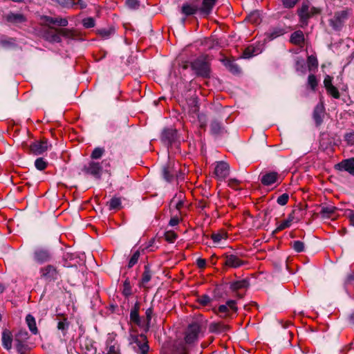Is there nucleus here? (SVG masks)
Returning a JSON list of instances; mask_svg holds the SVG:
<instances>
[{"instance_id":"nucleus-1","label":"nucleus","mask_w":354,"mask_h":354,"mask_svg":"<svg viewBox=\"0 0 354 354\" xmlns=\"http://www.w3.org/2000/svg\"><path fill=\"white\" fill-rule=\"evenodd\" d=\"M210 61L209 56L202 55L191 62L192 70L198 77L209 78L212 72Z\"/></svg>"},{"instance_id":"nucleus-2","label":"nucleus","mask_w":354,"mask_h":354,"mask_svg":"<svg viewBox=\"0 0 354 354\" xmlns=\"http://www.w3.org/2000/svg\"><path fill=\"white\" fill-rule=\"evenodd\" d=\"M321 12L322 10L319 8L310 6L308 2H303L301 7L297 10L301 27L307 26L308 20L311 17L319 15Z\"/></svg>"},{"instance_id":"nucleus-3","label":"nucleus","mask_w":354,"mask_h":354,"mask_svg":"<svg viewBox=\"0 0 354 354\" xmlns=\"http://www.w3.org/2000/svg\"><path fill=\"white\" fill-rule=\"evenodd\" d=\"M205 329L201 320H195L190 323L185 331V341L187 344H192L198 341L199 336Z\"/></svg>"},{"instance_id":"nucleus-4","label":"nucleus","mask_w":354,"mask_h":354,"mask_svg":"<svg viewBox=\"0 0 354 354\" xmlns=\"http://www.w3.org/2000/svg\"><path fill=\"white\" fill-rule=\"evenodd\" d=\"M129 343L133 349L139 354H147L149 351L147 337L145 335H131Z\"/></svg>"},{"instance_id":"nucleus-5","label":"nucleus","mask_w":354,"mask_h":354,"mask_svg":"<svg viewBox=\"0 0 354 354\" xmlns=\"http://www.w3.org/2000/svg\"><path fill=\"white\" fill-rule=\"evenodd\" d=\"M350 15V10L346 8L345 10L335 12L334 17L329 20L330 26L335 30H339L344 21L348 19Z\"/></svg>"},{"instance_id":"nucleus-6","label":"nucleus","mask_w":354,"mask_h":354,"mask_svg":"<svg viewBox=\"0 0 354 354\" xmlns=\"http://www.w3.org/2000/svg\"><path fill=\"white\" fill-rule=\"evenodd\" d=\"M82 171L85 174L91 175L96 179H100L102 176V167L100 162L91 160L84 165Z\"/></svg>"},{"instance_id":"nucleus-7","label":"nucleus","mask_w":354,"mask_h":354,"mask_svg":"<svg viewBox=\"0 0 354 354\" xmlns=\"http://www.w3.org/2000/svg\"><path fill=\"white\" fill-rule=\"evenodd\" d=\"M39 272L41 278L48 282L55 281L59 277V271L52 265H48L41 268Z\"/></svg>"},{"instance_id":"nucleus-8","label":"nucleus","mask_w":354,"mask_h":354,"mask_svg":"<svg viewBox=\"0 0 354 354\" xmlns=\"http://www.w3.org/2000/svg\"><path fill=\"white\" fill-rule=\"evenodd\" d=\"M162 141L167 145L179 143L177 131L174 129H165L161 136Z\"/></svg>"},{"instance_id":"nucleus-9","label":"nucleus","mask_w":354,"mask_h":354,"mask_svg":"<svg viewBox=\"0 0 354 354\" xmlns=\"http://www.w3.org/2000/svg\"><path fill=\"white\" fill-rule=\"evenodd\" d=\"M34 260L39 263L48 262L51 259V254L48 249L45 248H37L33 253Z\"/></svg>"},{"instance_id":"nucleus-10","label":"nucleus","mask_w":354,"mask_h":354,"mask_svg":"<svg viewBox=\"0 0 354 354\" xmlns=\"http://www.w3.org/2000/svg\"><path fill=\"white\" fill-rule=\"evenodd\" d=\"M223 257L225 258L224 265L229 268H237L245 263L244 261L235 254H225Z\"/></svg>"},{"instance_id":"nucleus-11","label":"nucleus","mask_w":354,"mask_h":354,"mask_svg":"<svg viewBox=\"0 0 354 354\" xmlns=\"http://www.w3.org/2000/svg\"><path fill=\"white\" fill-rule=\"evenodd\" d=\"M103 354H121L120 345L113 336L107 338Z\"/></svg>"},{"instance_id":"nucleus-12","label":"nucleus","mask_w":354,"mask_h":354,"mask_svg":"<svg viewBox=\"0 0 354 354\" xmlns=\"http://www.w3.org/2000/svg\"><path fill=\"white\" fill-rule=\"evenodd\" d=\"M279 179V174L277 171H269L262 175L261 183L264 186H270L277 183Z\"/></svg>"},{"instance_id":"nucleus-13","label":"nucleus","mask_w":354,"mask_h":354,"mask_svg":"<svg viewBox=\"0 0 354 354\" xmlns=\"http://www.w3.org/2000/svg\"><path fill=\"white\" fill-rule=\"evenodd\" d=\"M230 167L225 162H218L215 167L214 174L219 180L225 179L229 174Z\"/></svg>"},{"instance_id":"nucleus-14","label":"nucleus","mask_w":354,"mask_h":354,"mask_svg":"<svg viewBox=\"0 0 354 354\" xmlns=\"http://www.w3.org/2000/svg\"><path fill=\"white\" fill-rule=\"evenodd\" d=\"M335 169L348 171L350 174L354 176V158L342 161L335 166Z\"/></svg>"},{"instance_id":"nucleus-15","label":"nucleus","mask_w":354,"mask_h":354,"mask_svg":"<svg viewBox=\"0 0 354 354\" xmlns=\"http://www.w3.org/2000/svg\"><path fill=\"white\" fill-rule=\"evenodd\" d=\"M48 148V145L46 140L36 141L30 145L31 151L36 155L43 153Z\"/></svg>"},{"instance_id":"nucleus-16","label":"nucleus","mask_w":354,"mask_h":354,"mask_svg":"<svg viewBox=\"0 0 354 354\" xmlns=\"http://www.w3.org/2000/svg\"><path fill=\"white\" fill-rule=\"evenodd\" d=\"M140 304L136 302L134 306L131 309L130 320L138 326H144V324L139 315Z\"/></svg>"},{"instance_id":"nucleus-17","label":"nucleus","mask_w":354,"mask_h":354,"mask_svg":"<svg viewBox=\"0 0 354 354\" xmlns=\"http://www.w3.org/2000/svg\"><path fill=\"white\" fill-rule=\"evenodd\" d=\"M58 28L53 29V28H50L48 30H46L44 32L45 39L50 42H61L62 39L59 35Z\"/></svg>"},{"instance_id":"nucleus-18","label":"nucleus","mask_w":354,"mask_h":354,"mask_svg":"<svg viewBox=\"0 0 354 354\" xmlns=\"http://www.w3.org/2000/svg\"><path fill=\"white\" fill-rule=\"evenodd\" d=\"M42 19L48 25L54 24L62 27H65L68 25V20L66 18L44 16L42 17Z\"/></svg>"},{"instance_id":"nucleus-19","label":"nucleus","mask_w":354,"mask_h":354,"mask_svg":"<svg viewBox=\"0 0 354 354\" xmlns=\"http://www.w3.org/2000/svg\"><path fill=\"white\" fill-rule=\"evenodd\" d=\"M13 336L8 329L3 330L2 333V345L6 350L9 351L12 348Z\"/></svg>"},{"instance_id":"nucleus-20","label":"nucleus","mask_w":354,"mask_h":354,"mask_svg":"<svg viewBox=\"0 0 354 354\" xmlns=\"http://www.w3.org/2000/svg\"><path fill=\"white\" fill-rule=\"evenodd\" d=\"M8 22L17 24L26 21V17L21 13L10 12L6 16Z\"/></svg>"},{"instance_id":"nucleus-21","label":"nucleus","mask_w":354,"mask_h":354,"mask_svg":"<svg viewBox=\"0 0 354 354\" xmlns=\"http://www.w3.org/2000/svg\"><path fill=\"white\" fill-rule=\"evenodd\" d=\"M210 131L214 136H219L225 132V129L221 122L217 119H214L210 122Z\"/></svg>"},{"instance_id":"nucleus-22","label":"nucleus","mask_w":354,"mask_h":354,"mask_svg":"<svg viewBox=\"0 0 354 354\" xmlns=\"http://www.w3.org/2000/svg\"><path fill=\"white\" fill-rule=\"evenodd\" d=\"M217 0H203L199 11L204 15H208L212 10Z\"/></svg>"},{"instance_id":"nucleus-23","label":"nucleus","mask_w":354,"mask_h":354,"mask_svg":"<svg viewBox=\"0 0 354 354\" xmlns=\"http://www.w3.org/2000/svg\"><path fill=\"white\" fill-rule=\"evenodd\" d=\"M324 116V107L322 105L316 106L313 111V119L317 126H319L322 123Z\"/></svg>"},{"instance_id":"nucleus-24","label":"nucleus","mask_w":354,"mask_h":354,"mask_svg":"<svg viewBox=\"0 0 354 354\" xmlns=\"http://www.w3.org/2000/svg\"><path fill=\"white\" fill-rule=\"evenodd\" d=\"M229 329V326L222 322H212L209 324V330L211 333H220Z\"/></svg>"},{"instance_id":"nucleus-25","label":"nucleus","mask_w":354,"mask_h":354,"mask_svg":"<svg viewBox=\"0 0 354 354\" xmlns=\"http://www.w3.org/2000/svg\"><path fill=\"white\" fill-rule=\"evenodd\" d=\"M115 32V29L113 26L102 28L98 29L97 31V35H99L102 39H107L110 38L112 35H113Z\"/></svg>"},{"instance_id":"nucleus-26","label":"nucleus","mask_w":354,"mask_h":354,"mask_svg":"<svg viewBox=\"0 0 354 354\" xmlns=\"http://www.w3.org/2000/svg\"><path fill=\"white\" fill-rule=\"evenodd\" d=\"M290 41L296 45H300L304 41V35L302 31L297 30L294 32L290 37Z\"/></svg>"},{"instance_id":"nucleus-27","label":"nucleus","mask_w":354,"mask_h":354,"mask_svg":"<svg viewBox=\"0 0 354 354\" xmlns=\"http://www.w3.org/2000/svg\"><path fill=\"white\" fill-rule=\"evenodd\" d=\"M184 194L183 192H179L176 194L171 201V204H174L175 207L180 211L184 205L183 198Z\"/></svg>"},{"instance_id":"nucleus-28","label":"nucleus","mask_w":354,"mask_h":354,"mask_svg":"<svg viewBox=\"0 0 354 354\" xmlns=\"http://www.w3.org/2000/svg\"><path fill=\"white\" fill-rule=\"evenodd\" d=\"M249 283L246 279L233 281L230 283V288L232 291H237L241 289L245 288Z\"/></svg>"},{"instance_id":"nucleus-29","label":"nucleus","mask_w":354,"mask_h":354,"mask_svg":"<svg viewBox=\"0 0 354 354\" xmlns=\"http://www.w3.org/2000/svg\"><path fill=\"white\" fill-rule=\"evenodd\" d=\"M109 210H118L122 207V201L120 197H113L107 202Z\"/></svg>"},{"instance_id":"nucleus-30","label":"nucleus","mask_w":354,"mask_h":354,"mask_svg":"<svg viewBox=\"0 0 354 354\" xmlns=\"http://www.w3.org/2000/svg\"><path fill=\"white\" fill-rule=\"evenodd\" d=\"M15 346L19 354H28L30 350L27 342H15Z\"/></svg>"},{"instance_id":"nucleus-31","label":"nucleus","mask_w":354,"mask_h":354,"mask_svg":"<svg viewBox=\"0 0 354 354\" xmlns=\"http://www.w3.org/2000/svg\"><path fill=\"white\" fill-rule=\"evenodd\" d=\"M151 279V271L149 265L145 266V270L141 279L142 286H145Z\"/></svg>"},{"instance_id":"nucleus-32","label":"nucleus","mask_w":354,"mask_h":354,"mask_svg":"<svg viewBox=\"0 0 354 354\" xmlns=\"http://www.w3.org/2000/svg\"><path fill=\"white\" fill-rule=\"evenodd\" d=\"M26 323L28 326L30 330L33 334H37L38 332V330H37V328L36 326V322H35V319L34 317L32 316L31 315H28L26 316Z\"/></svg>"},{"instance_id":"nucleus-33","label":"nucleus","mask_w":354,"mask_h":354,"mask_svg":"<svg viewBox=\"0 0 354 354\" xmlns=\"http://www.w3.org/2000/svg\"><path fill=\"white\" fill-rule=\"evenodd\" d=\"M199 8L196 6L185 4L182 7V12L187 16L195 14Z\"/></svg>"},{"instance_id":"nucleus-34","label":"nucleus","mask_w":354,"mask_h":354,"mask_svg":"<svg viewBox=\"0 0 354 354\" xmlns=\"http://www.w3.org/2000/svg\"><path fill=\"white\" fill-rule=\"evenodd\" d=\"M336 210V207L333 205L322 207L320 214L323 217L329 218Z\"/></svg>"},{"instance_id":"nucleus-35","label":"nucleus","mask_w":354,"mask_h":354,"mask_svg":"<svg viewBox=\"0 0 354 354\" xmlns=\"http://www.w3.org/2000/svg\"><path fill=\"white\" fill-rule=\"evenodd\" d=\"M153 313V308H151V307L147 308L145 311V319L142 322V323L144 324V326L147 330L150 327V324H151Z\"/></svg>"},{"instance_id":"nucleus-36","label":"nucleus","mask_w":354,"mask_h":354,"mask_svg":"<svg viewBox=\"0 0 354 354\" xmlns=\"http://www.w3.org/2000/svg\"><path fill=\"white\" fill-rule=\"evenodd\" d=\"M29 335L27 331L24 330H19L15 335V342H27Z\"/></svg>"},{"instance_id":"nucleus-37","label":"nucleus","mask_w":354,"mask_h":354,"mask_svg":"<svg viewBox=\"0 0 354 354\" xmlns=\"http://www.w3.org/2000/svg\"><path fill=\"white\" fill-rule=\"evenodd\" d=\"M188 105L189 106V111L192 113H198L199 110V106L198 105V101L196 97L190 98L188 102Z\"/></svg>"},{"instance_id":"nucleus-38","label":"nucleus","mask_w":354,"mask_h":354,"mask_svg":"<svg viewBox=\"0 0 354 354\" xmlns=\"http://www.w3.org/2000/svg\"><path fill=\"white\" fill-rule=\"evenodd\" d=\"M57 31H59L60 37L63 36L68 39H74L75 37V33L72 30H68L66 28H59Z\"/></svg>"},{"instance_id":"nucleus-39","label":"nucleus","mask_w":354,"mask_h":354,"mask_svg":"<svg viewBox=\"0 0 354 354\" xmlns=\"http://www.w3.org/2000/svg\"><path fill=\"white\" fill-rule=\"evenodd\" d=\"M284 30L281 28H274L272 30L270 31L269 33V38L270 39H273L277 38V37H279L281 35H283L284 34Z\"/></svg>"},{"instance_id":"nucleus-40","label":"nucleus","mask_w":354,"mask_h":354,"mask_svg":"<svg viewBox=\"0 0 354 354\" xmlns=\"http://www.w3.org/2000/svg\"><path fill=\"white\" fill-rule=\"evenodd\" d=\"M247 20L252 24H258L260 21L259 13L257 12H251L248 17Z\"/></svg>"},{"instance_id":"nucleus-41","label":"nucleus","mask_w":354,"mask_h":354,"mask_svg":"<svg viewBox=\"0 0 354 354\" xmlns=\"http://www.w3.org/2000/svg\"><path fill=\"white\" fill-rule=\"evenodd\" d=\"M104 153V149L101 147H96L91 153V158L92 159L100 158Z\"/></svg>"},{"instance_id":"nucleus-42","label":"nucleus","mask_w":354,"mask_h":354,"mask_svg":"<svg viewBox=\"0 0 354 354\" xmlns=\"http://www.w3.org/2000/svg\"><path fill=\"white\" fill-rule=\"evenodd\" d=\"M122 293L125 297H128L131 295V286L129 279H126L124 282Z\"/></svg>"},{"instance_id":"nucleus-43","label":"nucleus","mask_w":354,"mask_h":354,"mask_svg":"<svg viewBox=\"0 0 354 354\" xmlns=\"http://www.w3.org/2000/svg\"><path fill=\"white\" fill-rule=\"evenodd\" d=\"M296 70L301 71L302 73L306 72V64L304 59H297L296 61Z\"/></svg>"},{"instance_id":"nucleus-44","label":"nucleus","mask_w":354,"mask_h":354,"mask_svg":"<svg viewBox=\"0 0 354 354\" xmlns=\"http://www.w3.org/2000/svg\"><path fill=\"white\" fill-rule=\"evenodd\" d=\"M140 252L138 250L136 251L131 259H129L128 267L132 268L134 265H136L138 261V259L140 257Z\"/></svg>"},{"instance_id":"nucleus-45","label":"nucleus","mask_w":354,"mask_h":354,"mask_svg":"<svg viewBox=\"0 0 354 354\" xmlns=\"http://www.w3.org/2000/svg\"><path fill=\"white\" fill-rule=\"evenodd\" d=\"M292 246L297 252H301L304 250V243L300 241H293Z\"/></svg>"},{"instance_id":"nucleus-46","label":"nucleus","mask_w":354,"mask_h":354,"mask_svg":"<svg viewBox=\"0 0 354 354\" xmlns=\"http://www.w3.org/2000/svg\"><path fill=\"white\" fill-rule=\"evenodd\" d=\"M165 240L169 243H174L177 239V234L173 231H167L165 233Z\"/></svg>"},{"instance_id":"nucleus-47","label":"nucleus","mask_w":354,"mask_h":354,"mask_svg":"<svg viewBox=\"0 0 354 354\" xmlns=\"http://www.w3.org/2000/svg\"><path fill=\"white\" fill-rule=\"evenodd\" d=\"M35 165L36 168L39 170H44L46 166L47 163L42 158H37L35 162Z\"/></svg>"},{"instance_id":"nucleus-48","label":"nucleus","mask_w":354,"mask_h":354,"mask_svg":"<svg viewBox=\"0 0 354 354\" xmlns=\"http://www.w3.org/2000/svg\"><path fill=\"white\" fill-rule=\"evenodd\" d=\"M290 225H291V224L289 223V221H286V219L277 225V227L274 230V233H277V232H280L286 228H288Z\"/></svg>"},{"instance_id":"nucleus-49","label":"nucleus","mask_w":354,"mask_h":354,"mask_svg":"<svg viewBox=\"0 0 354 354\" xmlns=\"http://www.w3.org/2000/svg\"><path fill=\"white\" fill-rule=\"evenodd\" d=\"M326 89L328 93L330 94V95H332L334 98H335V99L339 98V96H340L339 93L335 86H332Z\"/></svg>"},{"instance_id":"nucleus-50","label":"nucleus","mask_w":354,"mask_h":354,"mask_svg":"<svg viewBox=\"0 0 354 354\" xmlns=\"http://www.w3.org/2000/svg\"><path fill=\"white\" fill-rule=\"evenodd\" d=\"M82 24L86 28H93L95 26V20L92 17H87L83 19Z\"/></svg>"},{"instance_id":"nucleus-51","label":"nucleus","mask_w":354,"mask_h":354,"mask_svg":"<svg viewBox=\"0 0 354 354\" xmlns=\"http://www.w3.org/2000/svg\"><path fill=\"white\" fill-rule=\"evenodd\" d=\"M308 83L310 88L314 90L317 85V81L315 75L313 74L309 75L308 77Z\"/></svg>"},{"instance_id":"nucleus-52","label":"nucleus","mask_w":354,"mask_h":354,"mask_svg":"<svg viewBox=\"0 0 354 354\" xmlns=\"http://www.w3.org/2000/svg\"><path fill=\"white\" fill-rule=\"evenodd\" d=\"M162 172H163L164 178L167 181L170 182L173 179L174 174L171 173V171L169 170V167H164Z\"/></svg>"},{"instance_id":"nucleus-53","label":"nucleus","mask_w":354,"mask_h":354,"mask_svg":"<svg viewBox=\"0 0 354 354\" xmlns=\"http://www.w3.org/2000/svg\"><path fill=\"white\" fill-rule=\"evenodd\" d=\"M299 0H281L282 5L286 8H292Z\"/></svg>"},{"instance_id":"nucleus-54","label":"nucleus","mask_w":354,"mask_h":354,"mask_svg":"<svg viewBox=\"0 0 354 354\" xmlns=\"http://www.w3.org/2000/svg\"><path fill=\"white\" fill-rule=\"evenodd\" d=\"M254 55V48L252 46H248L243 51V57L244 58H250Z\"/></svg>"},{"instance_id":"nucleus-55","label":"nucleus","mask_w":354,"mask_h":354,"mask_svg":"<svg viewBox=\"0 0 354 354\" xmlns=\"http://www.w3.org/2000/svg\"><path fill=\"white\" fill-rule=\"evenodd\" d=\"M307 62L310 70L312 67H317L318 65L317 59L313 55L308 56Z\"/></svg>"},{"instance_id":"nucleus-56","label":"nucleus","mask_w":354,"mask_h":354,"mask_svg":"<svg viewBox=\"0 0 354 354\" xmlns=\"http://www.w3.org/2000/svg\"><path fill=\"white\" fill-rule=\"evenodd\" d=\"M344 139L348 145H354V131L346 133Z\"/></svg>"},{"instance_id":"nucleus-57","label":"nucleus","mask_w":354,"mask_h":354,"mask_svg":"<svg viewBox=\"0 0 354 354\" xmlns=\"http://www.w3.org/2000/svg\"><path fill=\"white\" fill-rule=\"evenodd\" d=\"M126 6L131 9H138L139 7V2L138 0H126Z\"/></svg>"},{"instance_id":"nucleus-58","label":"nucleus","mask_w":354,"mask_h":354,"mask_svg":"<svg viewBox=\"0 0 354 354\" xmlns=\"http://www.w3.org/2000/svg\"><path fill=\"white\" fill-rule=\"evenodd\" d=\"M289 196L288 194H283L282 195L279 196L277 198V203L278 204L281 205H285L287 204L288 201Z\"/></svg>"},{"instance_id":"nucleus-59","label":"nucleus","mask_w":354,"mask_h":354,"mask_svg":"<svg viewBox=\"0 0 354 354\" xmlns=\"http://www.w3.org/2000/svg\"><path fill=\"white\" fill-rule=\"evenodd\" d=\"M198 301L200 304L203 306H207L210 303L211 299L209 296L204 295L198 299Z\"/></svg>"},{"instance_id":"nucleus-60","label":"nucleus","mask_w":354,"mask_h":354,"mask_svg":"<svg viewBox=\"0 0 354 354\" xmlns=\"http://www.w3.org/2000/svg\"><path fill=\"white\" fill-rule=\"evenodd\" d=\"M218 313L223 314V315H221V317L225 318L227 317H229L228 313V307L226 305H221L218 307Z\"/></svg>"},{"instance_id":"nucleus-61","label":"nucleus","mask_w":354,"mask_h":354,"mask_svg":"<svg viewBox=\"0 0 354 354\" xmlns=\"http://www.w3.org/2000/svg\"><path fill=\"white\" fill-rule=\"evenodd\" d=\"M175 354H189V351L185 345H180L177 347Z\"/></svg>"},{"instance_id":"nucleus-62","label":"nucleus","mask_w":354,"mask_h":354,"mask_svg":"<svg viewBox=\"0 0 354 354\" xmlns=\"http://www.w3.org/2000/svg\"><path fill=\"white\" fill-rule=\"evenodd\" d=\"M225 239V234L222 233L212 234V239L214 243H219L222 239Z\"/></svg>"},{"instance_id":"nucleus-63","label":"nucleus","mask_w":354,"mask_h":354,"mask_svg":"<svg viewBox=\"0 0 354 354\" xmlns=\"http://www.w3.org/2000/svg\"><path fill=\"white\" fill-rule=\"evenodd\" d=\"M68 327V323L66 319H64L63 321H60L58 322L57 328L61 330H65Z\"/></svg>"},{"instance_id":"nucleus-64","label":"nucleus","mask_w":354,"mask_h":354,"mask_svg":"<svg viewBox=\"0 0 354 354\" xmlns=\"http://www.w3.org/2000/svg\"><path fill=\"white\" fill-rule=\"evenodd\" d=\"M85 348L86 350V354H95L96 348L93 346V344H85Z\"/></svg>"}]
</instances>
